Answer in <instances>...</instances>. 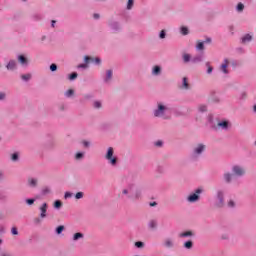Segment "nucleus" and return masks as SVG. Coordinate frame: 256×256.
<instances>
[{"instance_id":"1","label":"nucleus","mask_w":256,"mask_h":256,"mask_svg":"<svg viewBox=\"0 0 256 256\" xmlns=\"http://www.w3.org/2000/svg\"><path fill=\"white\" fill-rule=\"evenodd\" d=\"M125 196L127 197V199H131V201H137V199H141V190H135L134 185H129L122 190V197Z\"/></svg>"},{"instance_id":"2","label":"nucleus","mask_w":256,"mask_h":256,"mask_svg":"<svg viewBox=\"0 0 256 256\" xmlns=\"http://www.w3.org/2000/svg\"><path fill=\"white\" fill-rule=\"evenodd\" d=\"M113 153V147H109L105 158L109 161L110 165H117V157H114Z\"/></svg>"},{"instance_id":"3","label":"nucleus","mask_w":256,"mask_h":256,"mask_svg":"<svg viewBox=\"0 0 256 256\" xmlns=\"http://www.w3.org/2000/svg\"><path fill=\"white\" fill-rule=\"evenodd\" d=\"M165 111H167V107L162 103H158V108L154 110L155 117H165Z\"/></svg>"},{"instance_id":"4","label":"nucleus","mask_w":256,"mask_h":256,"mask_svg":"<svg viewBox=\"0 0 256 256\" xmlns=\"http://www.w3.org/2000/svg\"><path fill=\"white\" fill-rule=\"evenodd\" d=\"M201 193V189H197L196 193L190 194L187 198V201L189 203H196V201H199V195Z\"/></svg>"},{"instance_id":"5","label":"nucleus","mask_w":256,"mask_h":256,"mask_svg":"<svg viewBox=\"0 0 256 256\" xmlns=\"http://www.w3.org/2000/svg\"><path fill=\"white\" fill-rule=\"evenodd\" d=\"M229 59H224L223 63L220 65V71L224 73L225 75H228L229 73Z\"/></svg>"},{"instance_id":"6","label":"nucleus","mask_w":256,"mask_h":256,"mask_svg":"<svg viewBox=\"0 0 256 256\" xmlns=\"http://www.w3.org/2000/svg\"><path fill=\"white\" fill-rule=\"evenodd\" d=\"M205 151V145L204 144H198L194 150H193V155H201Z\"/></svg>"},{"instance_id":"7","label":"nucleus","mask_w":256,"mask_h":256,"mask_svg":"<svg viewBox=\"0 0 256 256\" xmlns=\"http://www.w3.org/2000/svg\"><path fill=\"white\" fill-rule=\"evenodd\" d=\"M232 171L234 175H237L238 177H242V175L245 173V169L241 168L240 166H233Z\"/></svg>"},{"instance_id":"8","label":"nucleus","mask_w":256,"mask_h":256,"mask_svg":"<svg viewBox=\"0 0 256 256\" xmlns=\"http://www.w3.org/2000/svg\"><path fill=\"white\" fill-rule=\"evenodd\" d=\"M40 217L41 219H45V217H47V203H44L41 207H40Z\"/></svg>"},{"instance_id":"9","label":"nucleus","mask_w":256,"mask_h":256,"mask_svg":"<svg viewBox=\"0 0 256 256\" xmlns=\"http://www.w3.org/2000/svg\"><path fill=\"white\" fill-rule=\"evenodd\" d=\"M89 61H91L92 63H97V65H99V63H101L100 58H91L89 56H85V63H89Z\"/></svg>"},{"instance_id":"10","label":"nucleus","mask_w":256,"mask_h":256,"mask_svg":"<svg viewBox=\"0 0 256 256\" xmlns=\"http://www.w3.org/2000/svg\"><path fill=\"white\" fill-rule=\"evenodd\" d=\"M253 41V36H251L250 34H246L242 37V43H249Z\"/></svg>"},{"instance_id":"11","label":"nucleus","mask_w":256,"mask_h":256,"mask_svg":"<svg viewBox=\"0 0 256 256\" xmlns=\"http://www.w3.org/2000/svg\"><path fill=\"white\" fill-rule=\"evenodd\" d=\"M7 69L9 71H13V69H15L17 67V62H15L14 60H11L8 64H7Z\"/></svg>"},{"instance_id":"12","label":"nucleus","mask_w":256,"mask_h":256,"mask_svg":"<svg viewBox=\"0 0 256 256\" xmlns=\"http://www.w3.org/2000/svg\"><path fill=\"white\" fill-rule=\"evenodd\" d=\"M38 180L36 178H28L29 187H37Z\"/></svg>"},{"instance_id":"13","label":"nucleus","mask_w":256,"mask_h":256,"mask_svg":"<svg viewBox=\"0 0 256 256\" xmlns=\"http://www.w3.org/2000/svg\"><path fill=\"white\" fill-rule=\"evenodd\" d=\"M179 237L183 238V237H193V231L189 230L186 232H182L179 234Z\"/></svg>"},{"instance_id":"14","label":"nucleus","mask_w":256,"mask_h":256,"mask_svg":"<svg viewBox=\"0 0 256 256\" xmlns=\"http://www.w3.org/2000/svg\"><path fill=\"white\" fill-rule=\"evenodd\" d=\"M218 207H223L224 203H223V193L219 192L218 193Z\"/></svg>"},{"instance_id":"15","label":"nucleus","mask_w":256,"mask_h":256,"mask_svg":"<svg viewBox=\"0 0 256 256\" xmlns=\"http://www.w3.org/2000/svg\"><path fill=\"white\" fill-rule=\"evenodd\" d=\"M84 235L81 232H77L73 236V241H79V239H83Z\"/></svg>"},{"instance_id":"16","label":"nucleus","mask_w":256,"mask_h":256,"mask_svg":"<svg viewBox=\"0 0 256 256\" xmlns=\"http://www.w3.org/2000/svg\"><path fill=\"white\" fill-rule=\"evenodd\" d=\"M18 61L21 63V65H27V59L23 55L18 56Z\"/></svg>"},{"instance_id":"17","label":"nucleus","mask_w":256,"mask_h":256,"mask_svg":"<svg viewBox=\"0 0 256 256\" xmlns=\"http://www.w3.org/2000/svg\"><path fill=\"white\" fill-rule=\"evenodd\" d=\"M232 178H233V175L231 173L224 174V180L226 181V183H231Z\"/></svg>"},{"instance_id":"18","label":"nucleus","mask_w":256,"mask_h":256,"mask_svg":"<svg viewBox=\"0 0 256 256\" xmlns=\"http://www.w3.org/2000/svg\"><path fill=\"white\" fill-rule=\"evenodd\" d=\"M218 127H221L222 129H227L229 127V122L227 121L219 122Z\"/></svg>"},{"instance_id":"19","label":"nucleus","mask_w":256,"mask_h":256,"mask_svg":"<svg viewBox=\"0 0 256 256\" xmlns=\"http://www.w3.org/2000/svg\"><path fill=\"white\" fill-rule=\"evenodd\" d=\"M164 246H166L167 248L173 247V240H171V239H166V240L164 241Z\"/></svg>"},{"instance_id":"20","label":"nucleus","mask_w":256,"mask_h":256,"mask_svg":"<svg viewBox=\"0 0 256 256\" xmlns=\"http://www.w3.org/2000/svg\"><path fill=\"white\" fill-rule=\"evenodd\" d=\"M196 49H198V51H203V49H205V44L201 41H198Z\"/></svg>"},{"instance_id":"21","label":"nucleus","mask_w":256,"mask_h":256,"mask_svg":"<svg viewBox=\"0 0 256 256\" xmlns=\"http://www.w3.org/2000/svg\"><path fill=\"white\" fill-rule=\"evenodd\" d=\"M148 225H149L150 229H157V221L156 220H151Z\"/></svg>"},{"instance_id":"22","label":"nucleus","mask_w":256,"mask_h":256,"mask_svg":"<svg viewBox=\"0 0 256 256\" xmlns=\"http://www.w3.org/2000/svg\"><path fill=\"white\" fill-rule=\"evenodd\" d=\"M185 249H193V241L189 240L184 243Z\"/></svg>"},{"instance_id":"23","label":"nucleus","mask_w":256,"mask_h":256,"mask_svg":"<svg viewBox=\"0 0 256 256\" xmlns=\"http://www.w3.org/2000/svg\"><path fill=\"white\" fill-rule=\"evenodd\" d=\"M183 61H184V63H189L191 61V55L183 54Z\"/></svg>"},{"instance_id":"24","label":"nucleus","mask_w":256,"mask_h":256,"mask_svg":"<svg viewBox=\"0 0 256 256\" xmlns=\"http://www.w3.org/2000/svg\"><path fill=\"white\" fill-rule=\"evenodd\" d=\"M152 73L153 75H159V73H161V67L154 66Z\"/></svg>"},{"instance_id":"25","label":"nucleus","mask_w":256,"mask_h":256,"mask_svg":"<svg viewBox=\"0 0 256 256\" xmlns=\"http://www.w3.org/2000/svg\"><path fill=\"white\" fill-rule=\"evenodd\" d=\"M54 207H55L56 209H61V207H63V203L61 202V200H56V201L54 202Z\"/></svg>"},{"instance_id":"26","label":"nucleus","mask_w":256,"mask_h":256,"mask_svg":"<svg viewBox=\"0 0 256 256\" xmlns=\"http://www.w3.org/2000/svg\"><path fill=\"white\" fill-rule=\"evenodd\" d=\"M113 77V71L108 70L106 72V81H111V78Z\"/></svg>"},{"instance_id":"27","label":"nucleus","mask_w":256,"mask_h":256,"mask_svg":"<svg viewBox=\"0 0 256 256\" xmlns=\"http://www.w3.org/2000/svg\"><path fill=\"white\" fill-rule=\"evenodd\" d=\"M206 67H207L208 75H211V73H213V67L211 66V64L209 62L206 63Z\"/></svg>"},{"instance_id":"28","label":"nucleus","mask_w":256,"mask_h":256,"mask_svg":"<svg viewBox=\"0 0 256 256\" xmlns=\"http://www.w3.org/2000/svg\"><path fill=\"white\" fill-rule=\"evenodd\" d=\"M64 230H65V226H58V227L56 228V233H57L58 235H61V233H63Z\"/></svg>"},{"instance_id":"29","label":"nucleus","mask_w":256,"mask_h":256,"mask_svg":"<svg viewBox=\"0 0 256 256\" xmlns=\"http://www.w3.org/2000/svg\"><path fill=\"white\" fill-rule=\"evenodd\" d=\"M183 88L189 89V82H187V77L183 78Z\"/></svg>"},{"instance_id":"30","label":"nucleus","mask_w":256,"mask_h":256,"mask_svg":"<svg viewBox=\"0 0 256 256\" xmlns=\"http://www.w3.org/2000/svg\"><path fill=\"white\" fill-rule=\"evenodd\" d=\"M181 33H182L183 35H189V29H188L187 27L183 26V27L181 28Z\"/></svg>"},{"instance_id":"31","label":"nucleus","mask_w":256,"mask_h":256,"mask_svg":"<svg viewBox=\"0 0 256 256\" xmlns=\"http://www.w3.org/2000/svg\"><path fill=\"white\" fill-rule=\"evenodd\" d=\"M135 247L138 249H142V247H145V244L141 241L135 242Z\"/></svg>"},{"instance_id":"32","label":"nucleus","mask_w":256,"mask_h":256,"mask_svg":"<svg viewBox=\"0 0 256 256\" xmlns=\"http://www.w3.org/2000/svg\"><path fill=\"white\" fill-rule=\"evenodd\" d=\"M21 79H23V81H29V79H31V74H24L21 76Z\"/></svg>"},{"instance_id":"33","label":"nucleus","mask_w":256,"mask_h":256,"mask_svg":"<svg viewBox=\"0 0 256 256\" xmlns=\"http://www.w3.org/2000/svg\"><path fill=\"white\" fill-rule=\"evenodd\" d=\"M84 195L85 194L83 192H77L75 194V199H83Z\"/></svg>"},{"instance_id":"34","label":"nucleus","mask_w":256,"mask_h":256,"mask_svg":"<svg viewBox=\"0 0 256 256\" xmlns=\"http://www.w3.org/2000/svg\"><path fill=\"white\" fill-rule=\"evenodd\" d=\"M243 9H245V5H243V3H238L237 11L241 12V11H243Z\"/></svg>"},{"instance_id":"35","label":"nucleus","mask_w":256,"mask_h":256,"mask_svg":"<svg viewBox=\"0 0 256 256\" xmlns=\"http://www.w3.org/2000/svg\"><path fill=\"white\" fill-rule=\"evenodd\" d=\"M201 61H202L201 56H197V57H194V58L192 59V63H199V62H201Z\"/></svg>"},{"instance_id":"36","label":"nucleus","mask_w":256,"mask_h":256,"mask_svg":"<svg viewBox=\"0 0 256 256\" xmlns=\"http://www.w3.org/2000/svg\"><path fill=\"white\" fill-rule=\"evenodd\" d=\"M42 193H43V195H47V194L51 193V189L49 187H45V188H43Z\"/></svg>"},{"instance_id":"37","label":"nucleus","mask_w":256,"mask_h":256,"mask_svg":"<svg viewBox=\"0 0 256 256\" xmlns=\"http://www.w3.org/2000/svg\"><path fill=\"white\" fill-rule=\"evenodd\" d=\"M198 109H199V111H200L201 113H205V111H207V106H205V105H200Z\"/></svg>"},{"instance_id":"38","label":"nucleus","mask_w":256,"mask_h":256,"mask_svg":"<svg viewBox=\"0 0 256 256\" xmlns=\"http://www.w3.org/2000/svg\"><path fill=\"white\" fill-rule=\"evenodd\" d=\"M134 0H128L127 9H133Z\"/></svg>"},{"instance_id":"39","label":"nucleus","mask_w":256,"mask_h":256,"mask_svg":"<svg viewBox=\"0 0 256 256\" xmlns=\"http://www.w3.org/2000/svg\"><path fill=\"white\" fill-rule=\"evenodd\" d=\"M69 79H70V81H73L74 79H77V72H74V73L70 74Z\"/></svg>"},{"instance_id":"40","label":"nucleus","mask_w":256,"mask_h":256,"mask_svg":"<svg viewBox=\"0 0 256 256\" xmlns=\"http://www.w3.org/2000/svg\"><path fill=\"white\" fill-rule=\"evenodd\" d=\"M73 93H75V91H73V89H69L68 91H66L65 95H66V97H71V95H73Z\"/></svg>"},{"instance_id":"41","label":"nucleus","mask_w":256,"mask_h":256,"mask_svg":"<svg viewBox=\"0 0 256 256\" xmlns=\"http://www.w3.org/2000/svg\"><path fill=\"white\" fill-rule=\"evenodd\" d=\"M18 159H19V154H17V153L12 154V156H11L12 161H17Z\"/></svg>"},{"instance_id":"42","label":"nucleus","mask_w":256,"mask_h":256,"mask_svg":"<svg viewBox=\"0 0 256 256\" xmlns=\"http://www.w3.org/2000/svg\"><path fill=\"white\" fill-rule=\"evenodd\" d=\"M11 233L12 235H19V231L17 230V227H12Z\"/></svg>"},{"instance_id":"43","label":"nucleus","mask_w":256,"mask_h":256,"mask_svg":"<svg viewBox=\"0 0 256 256\" xmlns=\"http://www.w3.org/2000/svg\"><path fill=\"white\" fill-rule=\"evenodd\" d=\"M94 107H95V109H101V102L95 101L94 102Z\"/></svg>"},{"instance_id":"44","label":"nucleus","mask_w":256,"mask_h":256,"mask_svg":"<svg viewBox=\"0 0 256 256\" xmlns=\"http://www.w3.org/2000/svg\"><path fill=\"white\" fill-rule=\"evenodd\" d=\"M83 155H84L83 153L78 152V153H76L75 159L79 160L83 157Z\"/></svg>"},{"instance_id":"45","label":"nucleus","mask_w":256,"mask_h":256,"mask_svg":"<svg viewBox=\"0 0 256 256\" xmlns=\"http://www.w3.org/2000/svg\"><path fill=\"white\" fill-rule=\"evenodd\" d=\"M159 37H160V39H165V37H166L165 30H162V31L160 32Z\"/></svg>"},{"instance_id":"46","label":"nucleus","mask_w":256,"mask_h":256,"mask_svg":"<svg viewBox=\"0 0 256 256\" xmlns=\"http://www.w3.org/2000/svg\"><path fill=\"white\" fill-rule=\"evenodd\" d=\"M26 203L27 205H33V203H35V199H27Z\"/></svg>"},{"instance_id":"47","label":"nucleus","mask_w":256,"mask_h":256,"mask_svg":"<svg viewBox=\"0 0 256 256\" xmlns=\"http://www.w3.org/2000/svg\"><path fill=\"white\" fill-rule=\"evenodd\" d=\"M156 147H162L163 146V141L158 140L157 142H155Z\"/></svg>"},{"instance_id":"48","label":"nucleus","mask_w":256,"mask_h":256,"mask_svg":"<svg viewBox=\"0 0 256 256\" xmlns=\"http://www.w3.org/2000/svg\"><path fill=\"white\" fill-rule=\"evenodd\" d=\"M57 69V64H51L50 65V70L55 71Z\"/></svg>"},{"instance_id":"49","label":"nucleus","mask_w":256,"mask_h":256,"mask_svg":"<svg viewBox=\"0 0 256 256\" xmlns=\"http://www.w3.org/2000/svg\"><path fill=\"white\" fill-rule=\"evenodd\" d=\"M228 207H235V202L233 200H230L228 202Z\"/></svg>"},{"instance_id":"50","label":"nucleus","mask_w":256,"mask_h":256,"mask_svg":"<svg viewBox=\"0 0 256 256\" xmlns=\"http://www.w3.org/2000/svg\"><path fill=\"white\" fill-rule=\"evenodd\" d=\"M64 197H65V199H69V197H72L71 192H66Z\"/></svg>"},{"instance_id":"51","label":"nucleus","mask_w":256,"mask_h":256,"mask_svg":"<svg viewBox=\"0 0 256 256\" xmlns=\"http://www.w3.org/2000/svg\"><path fill=\"white\" fill-rule=\"evenodd\" d=\"M78 67L80 69H87V64H80Z\"/></svg>"},{"instance_id":"52","label":"nucleus","mask_w":256,"mask_h":256,"mask_svg":"<svg viewBox=\"0 0 256 256\" xmlns=\"http://www.w3.org/2000/svg\"><path fill=\"white\" fill-rule=\"evenodd\" d=\"M5 99V93H0V101H3Z\"/></svg>"},{"instance_id":"53","label":"nucleus","mask_w":256,"mask_h":256,"mask_svg":"<svg viewBox=\"0 0 256 256\" xmlns=\"http://www.w3.org/2000/svg\"><path fill=\"white\" fill-rule=\"evenodd\" d=\"M82 144L84 145V147H89V142L88 141H83Z\"/></svg>"},{"instance_id":"54","label":"nucleus","mask_w":256,"mask_h":256,"mask_svg":"<svg viewBox=\"0 0 256 256\" xmlns=\"http://www.w3.org/2000/svg\"><path fill=\"white\" fill-rule=\"evenodd\" d=\"M150 207H157V202H151Z\"/></svg>"},{"instance_id":"55","label":"nucleus","mask_w":256,"mask_h":256,"mask_svg":"<svg viewBox=\"0 0 256 256\" xmlns=\"http://www.w3.org/2000/svg\"><path fill=\"white\" fill-rule=\"evenodd\" d=\"M5 178V175L3 174V172L0 171V181L1 179H4Z\"/></svg>"},{"instance_id":"56","label":"nucleus","mask_w":256,"mask_h":256,"mask_svg":"<svg viewBox=\"0 0 256 256\" xmlns=\"http://www.w3.org/2000/svg\"><path fill=\"white\" fill-rule=\"evenodd\" d=\"M94 19H99V14H94Z\"/></svg>"},{"instance_id":"57","label":"nucleus","mask_w":256,"mask_h":256,"mask_svg":"<svg viewBox=\"0 0 256 256\" xmlns=\"http://www.w3.org/2000/svg\"><path fill=\"white\" fill-rule=\"evenodd\" d=\"M1 256H12L11 254L3 253Z\"/></svg>"},{"instance_id":"58","label":"nucleus","mask_w":256,"mask_h":256,"mask_svg":"<svg viewBox=\"0 0 256 256\" xmlns=\"http://www.w3.org/2000/svg\"><path fill=\"white\" fill-rule=\"evenodd\" d=\"M55 20H52V27H55Z\"/></svg>"},{"instance_id":"59","label":"nucleus","mask_w":256,"mask_h":256,"mask_svg":"<svg viewBox=\"0 0 256 256\" xmlns=\"http://www.w3.org/2000/svg\"><path fill=\"white\" fill-rule=\"evenodd\" d=\"M206 43H211V38H208V39L206 40Z\"/></svg>"},{"instance_id":"60","label":"nucleus","mask_w":256,"mask_h":256,"mask_svg":"<svg viewBox=\"0 0 256 256\" xmlns=\"http://www.w3.org/2000/svg\"><path fill=\"white\" fill-rule=\"evenodd\" d=\"M253 111H254V113H256V105H254Z\"/></svg>"},{"instance_id":"61","label":"nucleus","mask_w":256,"mask_h":256,"mask_svg":"<svg viewBox=\"0 0 256 256\" xmlns=\"http://www.w3.org/2000/svg\"><path fill=\"white\" fill-rule=\"evenodd\" d=\"M35 222H36V223H39V218H36V219H35Z\"/></svg>"},{"instance_id":"62","label":"nucleus","mask_w":256,"mask_h":256,"mask_svg":"<svg viewBox=\"0 0 256 256\" xmlns=\"http://www.w3.org/2000/svg\"><path fill=\"white\" fill-rule=\"evenodd\" d=\"M2 243H3V240L0 239V244H2Z\"/></svg>"},{"instance_id":"63","label":"nucleus","mask_w":256,"mask_h":256,"mask_svg":"<svg viewBox=\"0 0 256 256\" xmlns=\"http://www.w3.org/2000/svg\"><path fill=\"white\" fill-rule=\"evenodd\" d=\"M243 95H244V97H247V94L244 93Z\"/></svg>"}]
</instances>
